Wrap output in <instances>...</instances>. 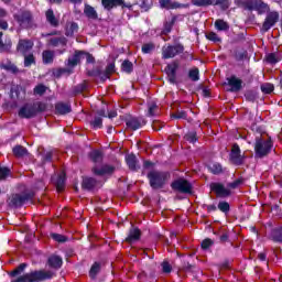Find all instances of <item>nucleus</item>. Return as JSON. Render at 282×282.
Listing matches in <instances>:
<instances>
[{
	"mask_svg": "<svg viewBox=\"0 0 282 282\" xmlns=\"http://www.w3.org/2000/svg\"><path fill=\"white\" fill-rule=\"evenodd\" d=\"M42 61L44 65H52V63H54V51H51V50L43 51Z\"/></svg>",
	"mask_w": 282,
	"mask_h": 282,
	"instance_id": "obj_30",
	"label": "nucleus"
},
{
	"mask_svg": "<svg viewBox=\"0 0 282 282\" xmlns=\"http://www.w3.org/2000/svg\"><path fill=\"white\" fill-rule=\"evenodd\" d=\"M102 265L100 262H94L89 270V278L94 280L97 279L98 274H100Z\"/></svg>",
	"mask_w": 282,
	"mask_h": 282,
	"instance_id": "obj_31",
	"label": "nucleus"
},
{
	"mask_svg": "<svg viewBox=\"0 0 282 282\" xmlns=\"http://www.w3.org/2000/svg\"><path fill=\"white\" fill-rule=\"evenodd\" d=\"M88 158L94 162V164H100L102 160H105V154L100 150H93L89 152Z\"/></svg>",
	"mask_w": 282,
	"mask_h": 282,
	"instance_id": "obj_25",
	"label": "nucleus"
},
{
	"mask_svg": "<svg viewBox=\"0 0 282 282\" xmlns=\"http://www.w3.org/2000/svg\"><path fill=\"white\" fill-rule=\"evenodd\" d=\"M121 72L124 74H133V63L129 59H124L121 64Z\"/></svg>",
	"mask_w": 282,
	"mask_h": 282,
	"instance_id": "obj_36",
	"label": "nucleus"
},
{
	"mask_svg": "<svg viewBox=\"0 0 282 282\" xmlns=\"http://www.w3.org/2000/svg\"><path fill=\"white\" fill-rule=\"evenodd\" d=\"M155 51V44L153 42H149L142 45L141 52L142 54H151V52Z\"/></svg>",
	"mask_w": 282,
	"mask_h": 282,
	"instance_id": "obj_46",
	"label": "nucleus"
},
{
	"mask_svg": "<svg viewBox=\"0 0 282 282\" xmlns=\"http://www.w3.org/2000/svg\"><path fill=\"white\" fill-rule=\"evenodd\" d=\"M241 184H243V177H239L236 181L228 183V188H239V186H241Z\"/></svg>",
	"mask_w": 282,
	"mask_h": 282,
	"instance_id": "obj_60",
	"label": "nucleus"
},
{
	"mask_svg": "<svg viewBox=\"0 0 282 282\" xmlns=\"http://www.w3.org/2000/svg\"><path fill=\"white\" fill-rule=\"evenodd\" d=\"M72 74V70L69 68H57L53 72V76L55 78H61V76H63V74Z\"/></svg>",
	"mask_w": 282,
	"mask_h": 282,
	"instance_id": "obj_56",
	"label": "nucleus"
},
{
	"mask_svg": "<svg viewBox=\"0 0 282 282\" xmlns=\"http://www.w3.org/2000/svg\"><path fill=\"white\" fill-rule=\"evenodd\" d=\"M101 3L105 10H113V2L112 0H101Z\"/></svg>",
	"mask_w": 282,
	"mask_h": 282,
	"instance_id": "obj_63",
	"label": "nucleus"
},
{
	"mask_svg": "<svg viewBox=\"0 0 282 282\" xmlns=\"http://www.w3.org/2000/svg\"><path fill=\"white\" fill-rule=\"evenodd\" d=\"M192 6H196V8H208V6H215L213 0H192Z\"/></svg>",
	"mask_w": 282,
	"mask_h": 282,
	"instance_id": "obj_38",
	"label": "nucleus"
},
{
	"mask_svg": "<svg viewBox=\"0 0 282 282\" xmlns=\"http://www.w3.org/2000/svg\"><path fill=\"white\" fill-rule=\"evenodd\" d=\"M155 111H158V104L155 102H151L148 106V117L149 118H153L154 116H156Z\"/></svg>",
	"mask_w": 282,
	"mask_h": 282,
	"instance_id": "obj_53",
	"label": "nucleus"
},
{
	"mask_svg": "<svg viewBox=\"0 0 282 282\" xmlns=\"http://www.w3.org/2000/svg\"><path fill=\"white\" fill-rule=\"evenodd\" d=\"M47 111V104L43 101H35L33 104H24L18 111V116L21 119L31 120L36 118L39 113Z\"/></svg>",
	"mask_w": 282,
	"mask_h": 282,
	"instance_id": "obj_2",
	"label": "nucleus"
},
{
	"mask_svg": "<svg viewBox=\"0 0 282 282\" xmlns=\"http://www.w3.org/2000/svg\"><path fill=\"white\" fill-rule=\"evenodd\" d=\"M90 127L96 129H102V117H95L94 120L90 121Z\"/></svg>",
	"mask_w": 282,
	"mask_h": 282,
	"instance_id": "obj_52",
	"label": "nucleus"
},
{
	"mask_svg": "<svg viewBox=\"0 0 282 282\" xmlns=\"http://www.w3.org/2000/svg\"><path fill=\"white\" fill-rule=\"evenodd\" d=\"M141 237L142 230L132 225L129 229L128 237H126V243H135V241H140Z\"/></svg>",
	"mask_w": 282,
	"mask_h": 282,
	"instance_id": "obj_18",
	"label": "nucleus"
},
{
	"mask_svg": "<svg viewBox=\"0 0 282 282\" xmlns=\"http://www.w3.org/2000/svg\"><path fill=\"white\" fill-rule=\"evenodd\" d=\"M184 140H186V142H189V144H195L199 140V138H197V131L193 130L187 132L184 135Z\"/></svg>",
	"mask_w": 282,
	"mask_h": 282,
	"instance_id": "obj_37",
	"label": "nucleus"
},
{
	"mask_svg": "<svg viewBox=\"0 0 282 282\" xmlns=\"http://www.w3.org/2000/svg\"><path fill=\"white\" fill-rule=\"evenodd\" d=\"M188 78L193 83H197V80H199V68L194 67V68L189 69L188 70Z\"/></svg>",
	"mask_w": 282,
	"mask_h": 282,
	"instance_id": "obj_41",
	"label": "nucleus"
},
{
	"mask_svg": "<svg viewBox=\"0 0 282 282\" xmlns=\"http://www.w3.org/2000/svg\"><path fill=\"white\" fill-rule=\"evenodd\" d=\"M161 8L165 10H177L180 8H188V4L173 2L171 0H159Z\"/></svg>",
	"mask_w": 282,
	"mask_h": 282,
	"instance_id": "obj_24",
	"label": "nucleus"
},
{
	"mask_svg": "<svg viewBox=\"0 0 282 282\" xmlns=\"http://www.w3.org/2000/svg\"><path fill=\"white\" fill-rule=\"evenodd\" d=\"M91 173L98 177H102L105 175H113V173H116V166L104 164L101 167H98L95 165L91 167Z\"/></svg>",
	"mask_w": 282,
	"mask_h": 282,
	"instance_id": "obj_15",
	"label": "nucleus"
},
{
	"mask_svg": "<svg viewBox=\"0 0 282 282\" xmlns=\"http://www.w3.org/2000/svg\"><path fill=\"white\" fill-rule=\"evenodd\" d=\"M84 56H86V63L88 65H94L96 63V57L91 53H87L84 51Z\"/></svg>",
	"mask_w": 282,
	"mask_h": 282,
	"instance_id": "obj_62",
	"label": "nucleus"
},
{
	"mask_svg": "<svg viewBox=\"0 0 282 282\" xmlns=\"http://www.w3.org/2000/svg\"><path fill=\"white\" fill-rule=\"evenodd\" d=\"M46 21L52 25V28H58V19H56V15L54 14V10L48 9L45 12Z\"/></svg>",
	"mask_w": 282,
	"mask_h": 282,
	"instance_id": "obj_27",
	"label": "nucleus"
},
{
	"mask_svg": "<svg viewBox=\"0 0 282 282\" xmlns=\"http://www.w3.org/2000/svg\"><path fill=\"white\" fill-rule=\"evenodd\" d=\"M203 208H206L207 213H215L218 207L216 204H212V205L204 204Z\"/></svg>",
	"mask_w": 282,
	"mask_h": 282,
	"instance_id": "obj_64",
	"label": "nucleus"
},
{
	"mask_svg": "<svg viewBox=\"0 0 282 282\" xmlns=\"http://www.w3.org/2000/svg\"><path fill=\"white\" fill-rule=\"evenodd\" d=\"M13 19L21 30H32V28H36L34 15L30 10H20L18 13L13 14Z\"/></svg>",
	"mask_w": 282,
	"mask_h": 282,
	"instance_id": "obj_6",
	"label": "nucleus"
},
{
	"mask_svg": "<svg viewBox=\"0 0 282 282\" xmlns=\"http://www.w3.org/2000/svg\"><path fill=\"white\" fill-rule=\"evenodd\" d=\"M161 268H162V272L163 274H171V272H173V267L171 265V263L166 260H164L161 263Z\"/></svg>",
	"mask_w": 282,
	"mask_h": 282,
	"instance_id": "obj_51",
	"label": "nucleus"
},
{
	"mask_svg": "<svg viewBox=\"0 0 282 282\" xmlns=\"http://www.w3.org/2000/svg\"><path fill=\"white\" fill-rule=\"evenodd\" d=\"M46 265L52 270H61V268H63V258L61 256L52 254L47 258Z\"/></svg>",
	"mask_w": 282,
	"mask_h": 282,
	"instance_id": "obj_22",
	"label": "nucleus"
},
{
	"mask_svg": "<svg viewBox=\"0 0 282 282\" xmlns=\"http://www.w3.org/2000/svg\"><path fill=\"white\" fill-rule=\"evenodd\" d=\"M176 21H177V15H173L170 22L164 23L165 34H171V31L173 30V25H175Z\"/></svg>",
	"mask_w": 282,
	"mask_h": 282,
	"instance_id": "obj_43",
	"label": "nucleus"
},
{
	"mask_svg": "<svg viewBox=\"0 0 282 282\" xmlns=\"http://www.w3.org/2000/svg\"><path fill=\"white\" fill-rule=\"evenodd\" d=\"M10 177V169L6 166H0V182L8 180Z\"/></svg>",
	"mask_w": 282,
	"mask_h": 282,
	"instance_id": "obj_55",
	"label": "nucleus"
},
{
	"mask_svg": "<svg viewBox=\"0 0 282 282\" xmlns=\"http://www.w3.org/2000/svg\"><path fill=\"white\" fill-rule=\"evenodd\" d=\"M55 113L56 116H67V113H72V104L63 101L56 102Z\"/></svg>",
	"mask_w": 282,
	"mask_h": 282,
	"instance_id": "obj_21",
	"label": "nucleus"
},
{
	"mask_svg": "<svg viewBox=\"0 0 282 282\" xmlns=\"http://www.w3.org/2000/svg\"><path fill=\"white\" fill-rule=\"evenodd\" d=\"M268 239L273 243H282V226L272 228L268 235Z\"/></svg>",
	"mask_w": 282,
	"mask_h": 282,
	"instance_id": "obj_23",
	"label": "nucleus"
},
{
	"mask_svg": "<svg viewBox=\"0 0 282 282\" xmlns=\"http://www.w3.org/2000/svg\"><path fill=\"white\" fill-rule=\"evenodd\" d=\"M50 45H52V47H58V45H61V47H67V37H52L50 40Z\"/></svg>",
	"mask_w": 282,
	"mask_h": 282,
	"instance_id": "obj_29",
	"label": "nucleus"
},
{
	"mask_svg": "<svg viewBox=\"0 0 282 282\" xmlns=\"http://www.w3.org/2000/svg\"><path fill=\"white\" fill-rule=\"evenodd\" d=\"M214 25L218 32H227V30H230V24L221 19L216 20Z\"/></svg>",
	"mask_w": 282,
	"mask_h": 282,
	"instance_id": "obj_33",
	"label": "nucleus"
},
{
	"mask_svg": "<svg viewBox=\"0 0 282 282\" xmlns=\"http://www.w3.org/2000/svg\"><path fill=\"white\" fill-rule=\"evenodd\" d=\"M32 65H36V57L34 54L24 55V67H32Z\"/></svg>",
	"mask_w": 282,
	"mask_h": 282,
	"instance_id": "obj_44",
	"label": "nucleus"
},
{
	"mask_svg": "<svg viewBox=\"0 0 282 282\" xmlns=\"http://www.w3.org/2000/svg\"><path fill=\"white\" fill-rule=\"evenodd\" d=\"M84 91H87V82L86 80H84L83 83L73 87V96H78V95L83 94Z\"/></svg>",
	"mask_w": 282,
	"mask_h": 282,
	"instance_id": "obj_35",
	"label": "nucleus"
},
{
	"mask_svg": "<svg viewBox=\"0 0 282 282\" xmlns=\"http://www.w3.org/2000/svg\"><path fill=\"white\" fill-rule=\"evenodd\" d=\"M227 82L229 87H231L229 89V91L231 93L241 91V89H243V80L237 78V76L235 75H231L229 78H227Z\"/></svg>",
	"mask_w": 282,
	"mask_h": 282,
	"instance_id": "obj_19",
	"label": "nucleus"
},
{
	"mask_svg": "<svg viewBox=\"0 0 282 282\" xmlns=\"http://www.w3.org/2000/svg\"><path fill=\"white\" fill-rule=\"evenodd\" d=\"M172 191L177 193L191 194L193 193V185L186 178H178L171 183Z\"/></svg>",
	"mask_w": 282,
	"mask_h": 282,
	"instance_id": "obj_11",
	"label": "nucleus"
},
{
	"mask_svg": "<svg viewBox=\"0 0 282 282\" xmlns=\"http://www.w3.org/2000/svg\"><path fill=\"white\" fill-rule=\"evenodd\" d=\"M234 58L237 62L246 61V58H248V51L247 50H242V52L235 51L234 52Z\"/></svg>",
	"mask_w": 282,
	"mask_h": 282,
	"instance_id": "obj_47",
	"label": "nucleus"
},
{
	"mask_svg": "<svg viewBox=\"0 0 282 282\" xmlns=\"http://www.w3.org/2000/svg\"><path fill=\"white\" fill-rule=\"evenodd\" d=\"M235 3L238 8H242V10H248L249 12L256 11L258 14L270 12V6L263 2V0H236Z\"/></svg>",
	"mask_w": 282,
	"mask_h": 282,
	"instance_id": "obj_3",
	"label": "nucleus"
},
{
	"mask_svg": "<svg viewBox=\"0 0 282 282\" xmlns=\"http://www.w3.org/2000/svg\"><path fill=\"white\" fill-rule=\"evenodd\" d=\"M84 14L85 17H87V19H93V21H96L98 19V12L96 11V9H94V7L89 4H85Z\"/></svg>",
	"mask_w": 282,
	"mask_h": 282,
	"instance_id": "obj_28",
	"label": "nucleus"
},
{
	"mask_svg": "<svg viewBox=\"0 0 282 282\" xmlns=\"http://www.w3.org/2000/svg\"><path fill=\"white\" fill-rule=\"evenodd\" d=\"M112 7L113 8H122V10H124V8H127L128 10H131V8H133V4H131V2H124V0H112Z\"/></svg>",
	"mask_w": 282,
	"mask_h": 282,
	"instance_id": "obj_40",
	"label": "nucleus"
},
{
	"mask_svg": "<svg viewBox=\"0 0 282 282\" xmlns=\"http://www.w3.org/2000/svg\"><path fill=\"white\" fill-rule=\"evenodd\" d=\"M281 61V57L276 55V53H269L267 55V63H270V65H276Z\"/></svg>",
	"mask_w": 282,
	"mask_h": 282,
	"instance_id": "obj_49",
	"label": "nucleus"
},
{
	"mask_svg": "<svg viewBox=\"0 0 282 282\" xmlns=\"http://www.w3.org/2000/svg\"><path fill=\"white\" fill-rule=\"evenodd\" d=\"M126 127L130 131H138V129H142L147 124V119L143 117H133L128 116L124 118Z\"/></svg>",
	"mask_w": 282,
	"mask_h": 282,
	"instance_id": "obj_12",
	"label": "nucleus"
},
{
	"mask_svg": "<svg viewBox=\"0 0 282 282\" xmlns=\"http://www.w3.org/2000/svg\"><path fill=\"white\" fill-rule=\"evenodd\" d=\"M1 69L6 72H10L11 74H17L19 72V67L14 65V63L7 61V63L1 64Z\"/></svg>",
	"mask_w": 282,
	"mask_h": 282,
	"instance_id": "obj_34",
	"label": "nucleus"
},
{
	"mask_svg": "<svg viewBox=\"0 0 282 282\" xmlns=\"http://www.w3.org/2000/svg\"><path fill=\"white\" fill-rule=\"evenodd\" d=\"M86 74L90 78H99L100 83H107V80L111 78V75L116 74V62L108 64L105 70H102V67L96 66L95 68L87 70Z\"/></svg>",
	"mask_w": 282,
	"mask_h": 282,
	"instance_id": "obj_5",
	"label": "nucleus"
},
{
	"mask_svg": "<svg viewBox=\"0 0 282 282\" xmlns=\"http://www.w3.org/2000/svg\"><path fill=\"white\" fill-rule=\"evenodd\" d=\"M213 246H215V240L210 239V238H205L202 242H200V248L202 250H210V248H213Z\"/></svg>",
	"mask_w": 282,
	"mask_h": 282,
	"instance_id": "obj_48",
	"label": "nucleus"
},
{
	"mask_svg": "<svg viewBox=\"0 0 282 282\" xmlns=\"http://www.w3.org/2000/svg\"><path fill=\"white\" fill-rule=\"evenodd\" d=\"M65 180H66L65 174H61L57 176L55 186L58 192H61V191H63V188H65Z\"/></svg>",
	"mask_w": 282,
	"mask_h": 282,
	"instance_id": "obj_45",
	"label": "nucleus"
},
{
	"mask_svg": "<svg viewBox=\"0 0 282 282\" xmlns=\"http://www.w3.org/2000/svg\"><path fill=\"white\" fill-rule=\"evenodd\" d=\"M147 180L152 191H161V188L166 186L169 180H171V172L151 170L147 174Z\"/></svg>",
	"mask_w": 282,
	"mask_h": 282,
	"instance_id": "obj_1",
	"label": "nucleus"
},
{
	"mask_svg": "<svg viewBox=\"0 0 282 282\" xmlns=\"http://www.w3.org/2000/svg\"><path fill=\"white\" fill-rule=\"evenodd\" d=\"M210 191L216 193V197H220V198L230 197V195H232V192L226 188V186H224V184L221 183H212Z\"/></svg>",
	"mask_w": 282,
	"mask_h": 282,
	"instance_id": "obj_16",
	"label": "nucleus"
},
{
	"mask_svg": "<svg viewBox=\"0 0 282 282\" xmlns=\"http://www.w3.org/2000/svg\"><path fill=\"white\" fill-rule=\"evenodd\" d=\"M162 58L164 61H169V58H175V56H180V54H184V44L177 43L175 45L165 44L162 46Z\"/></svg>",
	"mask_w": 282,
	"mask_h": 282,
	"instance_id": "obj_8",
	"label": "nucleus"
},
{
	"mask_svg": "<svg viewBox=\"0 0 282 282\" xmlns=\"http://www.w3.org/2000/svg\"><path fill=\"white\" fill-rule=\"evenodd\" d=\"M98 186V180L91 176H83L82 177V189L91 192L94 188Z\"/></svg>",
	"mask_w": 282,
	"mask_h": 282,
	"instance_id": "obj_20",
	"label": "nucleus"
},
{
	"mask_svg": "<svg viewBox=\"0 0 282 282\" xmlns=\"http://www.w3.org/2000/svg\"><path fill=\"white\" fill-rule=\"evenodd\" d=\"M208 170L210 173H213V175H221V173H224V167L220 163H213L208 166Z\"/></svg>",
	"mask_w": 282,
	"mask_h": 282,
	"instance_id": "obj_39",
	"label": "nucleus"
},
{
	"mask_svg": "<svg viewBox=\"0 0 282 282\" xmlns=\"http://www.w3.org/2000/svg\"><path fill=\"white\" fill-rule=\"evenodd\" d=\"M51 238L57 243H65L67 241V237L61 234H51Z\"/></svg>",
	"mask_w": 282,
	"mask_h": 282,
	"instance_id": "obj_54",
	"label": "nucleus"
},
{
	"mask_svg": "<svg viewBox=\"0 0 282 282\" xmlns=\"http://www.w3.org/2000/svg\"><path fill=\"white\" fill-rule=\"evenodd\" d=\"M274 144L272 143V138L262 139L261 137L256 138L254 143V158L256 160H263V158H268L270 153H272V148Z\"/></svg>",
	"mask_w": 282,
	"mask_h": 282,
	"instance_id": "obj_4",
	"label": "nucleus"
},
{
	"mask_svg": "<svg viewBox=\"0 0 282 282\" xmlns=\"http://www.w3.org/2000/svg\"><path fill=\"white\" fill-rule=\"evenodd\" d=\"M261 91L262 94H272V91H274V85L267 83L261 85Z\"/></svg>",
	"mask_w": 282,
	"mask_h": 282,
	"instance_id": "obj_57",
	"label": "nucleus"
},
{
	"mask_svg": "<svg viewBox=\"0 0 282 282\" xmlns=\"http://www.w3.org/2000/svg\"><path fill=\"white\" fill-rule=\"evenodd\" d=\"M172 118H174L175 120H186V118H188V113H186V111L184 110H181L173 113Z\"/></svg>",
	"mask_w": 282,
	"mask_h": 282,
	"instance_id": "obj_59",
	"label": "nucleus"
},
{
	"mask_svg": "<svg viewBox=\"0 0 282 282\" xmlns=\"http://www.w3.org/2000/svg\"><path fill=\"white\" fill-rule=\"evenodd\" d=\"M218 210H220V213H224L225 215H228L230 213V203L226 200L219 202Z\"/></svg>",
	"mask_w": 282,
	"mask_h": 282,
	"instance_id": "obj_42",
	"label": "nucleus"
},
{
	"mask_svg": "<svg viewBox=\"0 0 282 282\" xmlns=\"http://www.w3.org/2000/svg\"><path fill=\"white\" fill-rule=\"evenodd\" d=\"M54 158V153L52 151L46 152L43 156H42V162L43 164H47L48 162H52V159Z\"/></svg>",
	"mask_w": 282,
	"mask_h": 282,
	"instance_id": "obj_61",
	"label": "nucleus"
},
{
	"mask_svg": "<svg viewBox=\"0 0 282 282\" xmlns=\"http://www.w3.org/2000/svg\"><path fill=\"white\" fill-rule=\"evenodd\" d=\"M32 47H34V42L32 40L21 39L18 42L17 52L22 54V56H25Z\"/></svg>",
	"mask_w": 282,
	"mask_h": 282,
	"instance_id": "obj_17",
	"label": "nucleus"
},
{
	"mask_svg": "<svg viewBox=\"0 0 282 282\" xmlns=\"http://www.w3.org/2000/svg\"><path fill=\"white\" fill-rule=\"evenodd\" d=\"M47 91V87L43 84H39L37 86L34 87L33 94L35 96H43Z\"/></svg>",
	"mask_w": 282,
	"mask_h": 282,
	"instance_id": "obj_50",
	"label": "nucleus"
},
{
	"mask_svg": "<svg viewBox=\"0 0 282 282\" xmlns=\"http://www.w3.org/2000/svg\"><path fill=\"white\" fill-rule=\"evenodd\" d=\"M229 162L234 166H243L246 164V154H241L239 143H234L229 153Z\"/></svg>",
	"mask_w": 282,
	"mask_h": 282,
	"instance_id": "obj_9",
	"label": "nucleus"
},
{
	"mask_svg": "<svg viewBox=\"0 0 282 282\" xmlns=\"http://www.w3.org/2000/svg\"><path fill=\"white\" fill-rule=\"evenodd\" d=\"M126 163L130 171H138V156H135V154L131 153L126 155Z\"/></svg>",
	"mask_w": 282,
	"mask_h": 282,
	"instance_id": "obj_26",
	"label": "nucleus"
},
{
	"mask_svg": "<svg viewBox=\"0 0 282 282\" xmlns=\"http://www.w3.org/2000/svg\"><path fill=\"white\" fill-rule=\"evenodd\" d=\"M34 199V192H23L21 194H11L7 199L9 208H21L26 202Z\"/></svg>",
	"mask_w": 282,
	"mask_h": 282,
	"instance_id": "obj_7",
	"label": "nucleus"
},
{
	"mask_svg": "<svg viewBox=\"0 0 282 282\" xmlns=\"http://www.w3.org/2000/svg\"><path fill=\"white\" fill-rule=\"evenodd\" d=\"M177 69H180V62L173 61L172 63L167 64L164 68V72L167 76L169 83L171 85H175L177 83Z\"/></svg>",
	"mask_w": 282,
	"mask_h": 282,
	"instance_id": "obj_13",
	"label": "nucleus"
},
{
	"mask_svg": "<svg viewBox=\"0 0 282 282\" xmlns=\"http://www.w3.org/2000/svg\"><path fill=\"white\" fill-rule=\"evenodd\" d=\"M85 56V51H75L72 57H68V59L65 62L66 67L70 72H74V67H77V65H80V61H83V57Z\"/></svg>",
	"mask_w": 282,
	"mask_h": 282,
	"instance_id": "obj_14",
	"label": "nucleus"
},
{
	"mask_svg": "<svg viewBox=\"0 0 282 282\" xmlns=\"http://www.w3.org/2000/svg\"><path fill=\"white\" fill-rule=\"evenodd\" d=\"M279 19L280 15L278 11H270L262 23L260 32H270V30H272V28H274L279 23Z\"/></svg>",
	"mask_w": 282,
	"mask_h": 282,
	"instance_id": "obj_10",
	"label": "nucleus"
},
{
	"mask_svg": "<svg viewBox=\"0 0 282 282\" xmlns=\"http://www.w3.org/2000/svg\"><path fill=\"white\" fill-rule=\"evenodd\" d=\"M206 39L208 41H213V43H221V37H219V35H217V33H215V32H209L206 35Z\"/></svg>",
	"mask_w": 282,
	"mask_h": 282,
	"instance_id": "obj_58",
	"label": "nucleus"
},
{
	"mask_svg": "<svg viewBox=\"0 0 282 282\" xmlns=\"http://www.w3.org/2000/svg\"><path fill=\"white\" fill-rule=\"evenodd\" d=\"M12 153L15 158H25L28 155V148L18 144L13 147Z\"/></svg>",
	"mask_w": 282,
	"mask_h": 282,
	"instance_id": "obj_32",
	"label": "nucleus"
}]
</instances>
